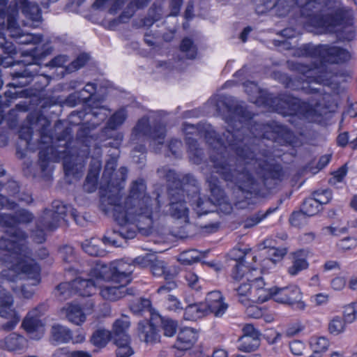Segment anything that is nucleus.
Returning <instances> with one entry per match:
<instances>
[{"label": "nucleus", "mask_w": 357, "mask_h": 357, "mask_svg": "<svg viewBox=\"0 0 357 357\" xmlns=\"http://www.w3.org/2000/svg\"><path fill=\"white\" fill-rule=\"evenodd\" d=\"M169 198V212L171 216L176 219L188 218L189 210L186 206L184 195L182 190L175 191L171 190L168 192Z\"/></svg>", "instance_id": "15"}, {"label": "nucleus", "mask_w": 357, "mask_h": 357, "mask_svg": "<svg viewBox=\"0 0 357 357\" xmlns=\"http://www.w3.org/2000/svg\"><path fill=\"white\" fill-rule=\"evenodd\" d=\"M71 282L60 283L54 289L55 296L61 301L70 298L75 294Z\"/></svg>", "instance_id": "42"}, {"label": "nucleus", "mask_w": 357, "mask_h": 357, "mask_svg": "<svg viewBox=\"0 0 357 357\" xmlns=\"http://www.w3.org/2000/svg\"><path fill=\"white\" fill-rule=\"evenodd\" d=\"M345 322L341 317H335L328 325V330L331 334L338 335L344 330Z\"/></svg>", "instance_id": "57"}, {"label": "nucleus", "mask_w": 357, "mask_h": 357, "mask_svg": "<svg viewBox=\"0 0 357 357\" xmlns=\"http://www.w3.org/2000/svg\"><path fill=\"white\" fill-rule=\"evenodd\" d=\"M22 326L29 333L41 332L43 329L42 321L36 317H33L29 313L22 321Z\"/></svg>", "instance_id": "39"}, {"label": "nucleus", "mask_w": 357, "mask_h": 357, "mask_svg": "<svg viewBox=\"0 0 357 357\" xmlns=\"http://www.w3.org/2000/svg\"><path fill=\"white\" fill-rule=\"evenodd\" d=\"M199 260V254L196 250H188L181 255V261L186 265H190L193 263L198 262Z\"/></svg>", "instance_id": "54"}, {"label": "nucleus", "mask_w": 357, "mask_h": 357, "mask_svg": "<svg viewBox=\"0 0 357 357\" xmlns=\"http://www.w3.org/2000/svg\"><path fill=\"white\" fill-rule=\"evenodd\" d=\"M20 246L15 245V243L10 242L5 236L0 237V264L2 262L13 264L17 259L19 255H24Z\"/></svg>", "instance_id": "18"}, {"label": "nucleus", "mask_w": 357, "mask_h": 357, "mask_svg": "<svg viewBox=\"0 0 357 357\" xmlns=\"http://www.w3.org/2000/svg\"><path fill=\"white\" fill-rule=\"evenodd\" d=\"M311 24L321 29L324 33H337V37L343 41H351L356 36V32L352 24L341 26L335 23V18L329 15H316L311 20Z\"/></svg>", "instance_id": "11"}, {"label": "nucleus", "mask_w": 357, "mask_h": 357, "mask_svg": "<svg viewBox=\"0 0 357 357\" xmlns=\"http://www.w3.org/2000/svg\"><path fill=\"white\" fill-rule=\"evenodd\" d=\"M286 2L287 0H266L263 5L257 4L255 10L258 14L262 15L274 8L280 12V15H284L290 9L289 6L285 5Z\"/></svg>", "instance_id": "23"}, {"label": "nucleus", "mask_w": 357, "mask_h": 357, "mask_svg": "<svg viewBox=\"0 0 357 357\" xmlns=\"http://www.w3.org/2000/svg\"><path fill=\"white\" fill-rule=\"evenodd\" d=\"M132 135L135 137L140 135L149 137L153 143L162 145L166 135V128L160 122L150 126L149 118L144 116L134 127Z\"/></svg>", "instance_id": "13"}, {"label": "nucleus", "mask_w": 357, "mask_h": 357, "mask_svg": "<svg viewBox=\"0 0 357 357\" xmlns=\"http://www.w3.org/2000/svg\"><path fill=\"white\" fill-rule=\"evenodd\" d=\"M20 186L17 181L9 180L6 183L0 182V195H3L10 202H14V208L17 204L15 200L10 199L8 197H15L19 194Z\"/></svg>", "instance_id": "35"}, {"label": "nucleus", "mask_w": 357, "mask_h": 357, "mask_svg": "<svg viewBox=\"0 0 357 357\" xmlns=\"http://www.w3.org/2000/svg\"><path fill=\"white\" fill-rule=\"evenodd\" d=\"M303 250H299L294 253L293 264L288 268V272L291 275H296L298 273L308 267V263L307 260L303 257Z\"/></svg>", "instance_id": "34"}, {"label": "nucleus", "mask_w": 357, "mask_h": 357, "mask_svg": "<svg viewBox=\"0 0 357 357\" xmlns=\"http://www.w3.org/2000/svg\"><path fill=\"white\" fill-rule=\"evenodd\" d=\"M180 182L181 187L176 191L182 190V193L184 195V192L190 191V190L189 188H191V191L193 196H196L199 193V188L198 181L192 174H186L183 175L182 178H181Z\"/></svg>", "instance_id": "33"}, {"label": "nucleus", "mask_w": 357, "mask_h": 357, "mask_svg": "<svg viewBox=\"0 0 357 357\" xmlns=\"http://www.w3.org/2000/svg\"><path fill=\"white\" fill-rule=\"evenodd\" d=\"M130 309L135 314L143 315L149 313L151 318V313L155 312L151 308L150 300L143 298H138L133 300L130 304Z\"/></svg>", "instance_id": "30"}, {"label": "nucleus", "mask_w": 357, "mask_h": 357, "mask_svg": "<svg viewBox=\"0 0 357 357\" xmlns=\"http://www.w3.org/2000/svg\"><path fill=\"white\" fill-rule=\"evenodd\" d=\"M37 68L33 63H29L18 70H14L11 73V83L8 84L7 86L10 87L4 92V97L0 96V124L3 120V107H8L11 102L18 98H24L28 96V92L23 87L28 86L33 77L37 75ZM1 70H0V89H1L3 82L2 80Z\"/></svg>", "instance_id": "6"}, {"label": "nucleus", "mask_w": 357, "mask_h": 357, "mask_svg": "<svg viewBox=\"0 0 357 357\" xmlns=\"http://www.w3.org/2000/svg\"><path fill=\"white\" fill-rule=\"evenodd\" d=\"M303 54L319 59V64L310 66L301 63H295L294 66L300 75L292 78L287 74H275L285 88L291 90H302L305 93L315 96L316 102L312 105L289 95L278 96L273 93L259 91L256 84L251 83L255 92L259 96L255 100L258 105H262L282 116H298L310 122H321L322 112L320 107L326 108L337 105V97L342 93L344 88L340 84L337 75L326 71L325 63H343L351 59L350 52L342 47L328 45H314L305 44L302 47Z\"/></svg>", "instance_id": "2"}, {"label": "nucleus", "mask_w": 357, "mask_h": 357, "mask_svg": "<svg viewBox=\"0 0 357 357\" xmlns=\"http://www.w3.org/2000/svg\"><path fill=\"white\" fill-rule=\"evenodd\" d=\"M112 339L116 347L115 350L116 357H130L134 354V349L130 345L131 340L129 335H124L122 337L117 336Z\"/></svg>", "instance_id": "26"}, {"label": "nucleus", "mask_w": 357, "mask_h": 357, "mask_svg": "<svg viewBox=\"0 0 357 357\" xmlns=\"http://www.w3.org/2000/svg\"><path fill=\"white\" fill-rule=\"evenodd\" d=\"M158 328L163 331L164 335L172 337L176 332L177 323L170 318L162 317L158 312L151 313L149 319H144L138 323V333L140 339L146 343H154L159 341Z\"/></svg>", "instance_id": "8"}, {"label": "nucleus", "mask_w": 357, "mask_h": 357, "mask_svg": "<svg viewBox=\"0 0 357 357\" xmlns=\"http://www.w3.org/2000/svg\"><path fill=\"white\" fill-rule=\"evenodd\" d=\"M197 338V333L193 328H183L178 332L174 347L181 351L190 349L196 342Z\"/></svg>", "instance_id": "20"}, {"label": "nucleus", "mask_w": 357, "mask_h": 357, "mask_svg": "<svg viewBox=\"0 0 357 357\" xmlns=\"http://www.w3.org/2000/svg\"><path fill=\"white\" fill-rule=\"evenodd\" d=\"M136 9L132 3H129L121 14L114 20V23L120 24L127 22L135 14Z\"/></svg>", "instance_id": "53"}, {"label": "nucleus", "mask_w": 357, "mask_h": 357, "mask_svg": "<svg viewBox=\"0 0 357 357\" xmlns=\"http://www.w3.org/2000/svg\"><path fill=\"white\" fill-rule=\"evenodd\" d=\"M130 326L129 321L123 319H117L113 324L112 338L118 336L122 337L124 335H129L127 330Z\"/></svg>", "instance_id": "48"}, {"label": "nucleus", "mask_w": 357, "mask_h": 357, "mask_svg": "<svg viewBox=\"0 0 357 357\" xmlns=\"http://www.w3.org/2000/svg\"><path fill=\"white\" fill-rule=\"evenodd\" d=\"M134 271L133 265L123 261L111 262L109 264H98L91 268V274L96 279L118 283L117 286L104 285L100 287V294L105 300L115 301L123 298L126 292L134 294V290L126 288L131 281V274Z\"/></svg>", "instance_id": "5"}, {"label": "nucleus", "mask_w": 357, "mask_h": 357, "mask_svg": "<svg viewBox=\"0 0 357 357\" xmlns=\"http://www.w3.org/2000/svg\"><path fill=\"white\" fill-rule=\"evenodd\" d=\"M17 12L12 10L10 13L7 11L6 29L11 37V33H18L20 31V27L17 22Z\"/></svg>", "instance_id": "47"}, {"label": "nucleus", "mask_w": 357, "mask_h": 357, "mask_svg": "<svg viewBox=\"0 0 357 357\" xmlns=\"http://www.w3.org/2000/svg\"><path fill=\"white\" fill-rule=\"evenodd\" d=\"M89 60V55L86 53L79 54L66 68V70L71 73L82 68Z\"/></svg>", "instance_id": "50"}, {"label": "nucleus", "mask_w": 357, "mask_h": 357, "mask_svg": "<svg viewBox=\"0 0 357 357\" xmlns=\"http://www.w3.org/2000/svg\"><path fill=\"white\" fill-rule=\"evenodd\" d=\"M206 305L208 313H212L215 317H221L228 308V304L224 302V298L219 291H213L207 294Z\"/></svg>", "instance_id": "17"}, {"label": "nucleus", "mask_w": 357, "mask_h": 357, "mask_svg": "<svg viewBox=\"0 0 357 357\" xmlns=\"http://www.w3.org/2000/svg\"><path fill=\"white\" fill-rule=\"evenodd\" d=\"M72 287L75 294L81 296H91L96 291V284L95 281L91 279H83L80 277L76 278L72 281Z\"/></svg>", "instance_id": "21"}, {"label": "nucleus", "mask_w": 357, "mask_h": 357, "mask_svg": "<svg viewBox=\"0 0 357 357\" xmlns=\"http://www.w3.org/2000/svg\"><path fill=\"white\" fill-rule=\"evenodd\" d=\"M66 318L70 322L75 325H80L86 320L85 314L78 305H70L67 307Z\"/></svg>", "instance_id": "37"}, {"label": "nucleus", "mask_w": 357, "mask_h": 357, "mask_svg": "<svg viewBox=\"0 0 357 357\" xmlns=\"http://www.w3.org/2000/svg\"><path fill=\"white\" fill-rule=\"evenodd\" d=\"M165 178L168 183V192L171 190H176L181 187V178L174 170L169 169L166 172Z\"/></svg>", "instance_id": "49"}, {"label": "nucleus", "mask_w": 357, "mask_h": 357, "mask_svg": "<svg viewBox=\"0 0 357 357\" xmlns=\"http://www.w3.org/2000/svg\"><path fill=\"white\" fill-rule=\"evenodd\" d=\"M52 340L55 344L68 343L73 339V333L67 327L54 324L51 328Z\"/></svg>", "instance_id": "27"}, {"label": "nucleus", "mask_w": 357, "mask_h": 357, "mask_svg": "<svg viewBox=\"0 0 357 357\" xmlns=\"http://www.w3.org/2000/svg\"><path fill=\"white\" fill-rule=\"evenodd\" d=\"M307 215L303 212L302 208L291 213L289 221L293 226L298 227L305 222Z\"/></svg>", "instance_id": "63"}, {"label": "nucleus", "mask_w": 357, "mask_h": 357, "mask_svg": "<svg viewBox=\"0 0 357 357\" xmlns=\"http://www.w3.org/2000/svg\"><path fill=\"white\" fill-rule=\"evenodd\" d=\"M40 272L39 266L36 263L30 262L23 264L21 266V273H19L21 279L31 282V285H37L40 282Z\"/></svg>", "instance_id": "22"}, {"label": "nucleus", "mask_w": 357, "mask_h": 357, "mask_svg": "<svg viewBox=\"0 0 357 357\" xmlns=\"http://www.w3.org/2000/svg\"><path fill=\"white\" fill-rule=\"evenodd\" d=\"M155 256L153 255H146L145 256H139L132 261L134 265H137L141 268L150 267Z\"/></svg>", "instance_id": "62"}, {"label": "nucleus", "mask_w": 357, "mask_h": 357, "mask_svg": "<svg viewBox=\"0 0 357 357\" xmlns=\"http://www.w3.org/2000/svg\"><path fill=\"white\" fill-rule=\"evenodd\" d=\"M96 89L97 86L96 84L89 82L82 90L70 94L67 100L69 102H73V105H76L77 102H82L90 107H96Z\"/></svg>", "instance_id": "16"}, {"label": "nucleus", "mask_w": 357, "mask_h": 357, "mask_svg": "<svg viewBox=\"0 0 357 357\" xmlns=\"http://www.w3.org/2000/svg\"><path fill=\"white\" fill-rule=\"evenodd\" d=\"M50 215V220L53 222L56 220V228L59 225L61 220L67 222L66 219L68 216L71 217L77 225L84 226L85 220L82 216L79 215L76 209L72 208L70 205L64 204L59 200H54L52 203L51 209H45L43 215Z\"/></svg>", "instance_id": "12"}, {"label": "nucleus", "mask_w": 357, "mask_h": 357, "mask_svg": "<svg viewBox=\"0 0 357 357\" xmlns=\"http://www.w3.org/2000/svg\"><path fill=\"white\" fill-rule=\"evenodd\" d=\"M216 107L220 112L223 111V119L227 124L223 138L218 137L209 125L202 126L206 141L213 148L210 153L212 172L248 195H257L260 191V183L252 176V170L255 171L266 189L275 188L284 180L285 172L280 164L268 160L269 151L259 149L261 138L289 143L291 132L278 126L271 132L258 130V127L261 128L259 124L249 128L253 114L231 96H221Z\"/></svg>", "instance_id": "1"}, {"label": "nucleus", "mask_w": 357, "mask_h": 357, "mask_svg": "<svg viewBox=\"0 0 357 357\" xmlns=\"http://www.w3.org/2000/svg\"><path fill=\"white\" fill-rule=\"evenodd\" d=\"M313 198L320 204V206L323 204H326L332 199V191L327 188L324 190H318L312 193Z\"/></svg>", "instance_id": "51"}, {"label": "nucleus", "mask_w": 357, "mask_h": 357, "mask_svg": "<svg viewBox=\"0 0 357 357\" xmlns=\"http://www.w3.org/2000/svg\"><path fill=\"white\" fill-rule=\"evenodd\" d=\"M250 269L246 265L245 255L243 254L234 266L231 273V278L235 282H240L244 278H245L246 280H250Z\"/></svg>", "instance_id": "25"}, {"label": "nucleus", "mask_w": 357, "mask_h": 357, "mask_svg": "<svg viewBox=\"0 0 357 357\" xmlns=\"http://www.w3.org/2000/svg\"><path fill=\"white\" fill-rule=\"evenodd\" d=\"M33 135V128L30 126H22L19 130V137L25 142V146L29 147Z\"/></svg>", "instance_id": "59"}, {"label": "nucleus", "mask_w": 357, "mask_h": 357, "mask_svg": "<svg viewBox=\"0 0 357 357\" xmlns=\"http://www.w3.org/2000/svg\"><path fill=\"white\" fill-rule=\"evenodd\" d=\"M52 48L47 46L42 45L40 47H36L31 50H30L31 56L38 60H41L45 58L47 55L50 54L52 52Z\"/></svg>", "instance_id": "56"}, {"label": "nucleus", "mask_w": 357, "mask_h": 357, "mask_svg": "<svg viewBox=\"0 0 357 357\" xmlns=\"http://www.w3.org/2000/svg\"><path fill=\"white\" fill-rule=\"evenodd\" d=\"M59 255L62 260L67 263H70L75 259L74 248L68 245H66L59 249Z\"/></svg>", "instance_id": "58"}, {"label": "nucleus", "mask_w": 357, "mask_h": 357, "mask_svg": "<svg viewBox=\"0 0 357 357\" xmlns=\"http://www.w3.org/2000/svg\"><path fill=\"white\" fill-rule=\"evenodd\" d=\"M282 203V200L279 199L278 206H276L275 207H270L266 211H259L258 212L251 215L250 216L247 218L246 220H245L244 227L249 228V227H252L257 225L261 220H263L266 217H268L269 215L275 212L278 209L279 206Z\"/></svg>", "instance_id": "31"}, {"label": "nucleus", "mask_w": 357, "mask_h": 357, "mask_svg": "<svg viewBox=\"0 0 357 357\" xmlns=\"http://www.w3.org/2000/svg\"><path fill=\"white\" fill-rule=\"evenodd\" d=\"M329 0H305V9L310 11L307 14L310 17V21L312 18L319 14L324 15L323 11L327 6Z\"/></svg>", "instance_id": "38"}, {"label": "nucleus", "mask_w": 357, "mask_h": 357, "mask_svg": "<svg viewBox=\"0 0 357 357\" xmlns=\"http://www.w3.org/2000/svg\"><path fill=\"white\" fill-rule=\"evenodd\" d=\"M238 342L239 350L244 352H252L259 347L260 338L241 337Z\"/></svg>", "instance_id": "43"}, {"label": "nucleus", "mask_w": 357, "mask_h": 357, "mask_svg": "<svg viewBox=\"0 0 357 357\" xmlns=\"http://www.w3.org/2000/svg\"><path fill=\"white\" fill-rule=\"evenodd\" d=\"M270 298H273L277 303L289 305L297 303L301 309L305 307V304L301 302L302 293L296 285L284 287H273L268 289L267 293L259 296L258 301L262 303Z\"/></svg>", "instance_id": "10"}, {"label": "nucleus", "mask_w": 357, "mask_h": 357, "mask_svg": "<svg viewBox=\"0 0 357 357\" xmlns=\"http://www.w3.org/2000/svg\"><path fill=\"white\" fill-rule=\"evenodd\" d=\"M20 9L25 17L32 22V25L37 26L42 19L41 10L36 3L29 2Z\"/></svg>", "instance_id": "29"}, {"label": "nucleus", "mask_w": 357, "mask_h": 357, "mask_svg": "<svg viewBox=\"0 0 357 357\" xmlns=\"http://www.w3.org/2000/svg\"><path fill=\"white\" fill-rule=\"evenodd\" d=\"M301 208L307 217L315 215L321 210L320 204L313 197L305 199L303 202Z\"/></svg>", "instance_id": "46"}, {"label": "nucleus", "mask_w": 357, "mask_h": 357, "mask_svg": "<svg viewBox=\"0 0 357 357\" xmlns=\"http://www.w3.org/2000/svg\"><path fill=\"white\" fill-rule=\"evenodd\" d=\"M150 270L155 276H164L165 280L174 278L176 276L175 270L167 268L164 261L158 260L155 257L151 266Z\"/></svg>", "instance_id": "28"}, {"label": "nucleus", "mask_w": 357, "mask_h": 357, "mask_svg": "<svg viewBox=\"0 0 357 357\" xmlns=\"http://www.w3.org/2000/svg\"><path fill=\"white\" fill-rule=\"evenodd\" d=\"M250 282L251 284L252 288H255L257 291H258V296L260 294H265L267 293V289L268 288H266V283L264 282L263 278L261 277H258L252 279L250 276V280H247Z\"/></svg>", "instance_id": "60"}, {"label": "nucleus", "mask_w": 357, "mask_h": 357, "mask_svg": "<svg viewBox=\"0 0 357 357\" xmlns=\"http://www.w3.org/2000/svg\"><path fill=\"white\" fill-rule=\"evenodd\" d=\"M17 54V50L15 45L8 41L6 38L0 33V56L1 57H13Z\"/></svg>", "instance_id": "44"}, {"label": "nucleus", "mask_w": 357, "mask_h": 357, "mask_svg": "<svg viewBox=\"0 0 357 357\" xmlns=\"http://www.w3.org/2000/svg\"><path fill=\"white\" fill-rule=\"evenodd\" d=\"M216 174V173L211 172L210 176L206 178V182L211 192L210 197L204 199L198 197L196 200L194 210L198 216L214 211L216 205H221L227 201L225 192L221 186V181Z\"/></svg>", "instance_id": "9"}, {"label": "nucleus", "mask_w": 357, "mask_h": 357, "mask_svg": "<svg viewBox=\"0 0 357 357\" xmlns=\"http://www.w3.org/2000/svg\"><path fill=\"white\" fill-rule=\"evenodd\" d=\"M357 318V302L347 306L344 311L343 321L351 324Z\"/></svg>", "instance_id": "55"}, {"label": "nucleus", "mask_w": 357, "mask_h": 357, "mask_svg": "<svg viewBox=\"0 0 357 357\" xmlns=\"http://www.w3.org/2000/svg\"><path fill=\"white\" fill-rule=\"evenodd\" d=\"M117 158L111 157L107 160L100 181V209L105 214L112 213L119 229L106 231L102 237L105 245L121 247L128 239L136 236L135 227L130 223L144 222L152 225L151 198L146 195V183L143 179L132 183L130 192L121 202V190L127 178L128 169L121 167L115 172Z\"/></svg>", "instance_id": "3"}, {"label": "nucleus", "mask_w": 357, "mask_h": 357, "mask_svg": "<svg viewBox=\"0 0 357 357\" xmlns=\"http://www.w3.org/2000/svg\"><path fill=\"white\" fill-rule=\"evenodd\" d=\"M56 220L51 222L50 215H42L36 222V227L31 231V237L37 243H43L45 241V230L53 231L56 229Z\"/></svg>", "instance_id": "19"}, {"label": "nucleus", "mask_w": 357, "mask_h": 357, "mask_svg": "<svg viewBox=\"0 0 357 357\" xmlns=\"http://www.w3.org/2000/svg\"><path fill=\"white\" fill-rule=\"evenodd\" d=\"M243 335L241 337L260 338L261 333L254 327L252 324H245L243 328Z\"/></svg>", "instance_id": "64"}, {"label": "nucleus", "mask_w": 357, "mask_h": 357, "mask_svg": "<svg viewBox=\"0 0 357 357\" xmlns=\"http://www.w3.org/2000/svg\"><path fill=\"white\" fill-rule=\"evenodd\" d=\"M19 279L21 280V276L14 269H4L0 273V280L15 282Z\"/></svg>", "instance_id": "61"}, {"label": "nucleus", "mask_w": 357, "mask_h": 357, "mask_svg": "<svg viewBox=\"0 0 357 357\" xmlns=\"http://www.w3.org/2000/svg\"><path fill=\"white\" fill-rule=\"evenodd\" d=\"M84 251L89 255L99 257L105 255V250L92 243L91 241H85L82 245Z\"/></svg>", "instance_id": "52"}, {"label": "nucleus", "mask_w": 357, "mask_h": 357, "mask_svg": "<svg viewBox=\"0 0 357 357\" xmlns=\"http://www.w3.org/2000/svg\"><path fill=\"white\" fill-rule=\"evenodd\" d=\"M263 245L264 248H268L267 254L270 259L274 263L280 261L287 254L285 248H275L271 245V241L269 240L264 241Z\"/></svg>", "instance_id": "41"}, {"label": "nucleus", "mask_w": 357, "mask_h": 357, "mask_svg": "<svg viewBox=\"0 0 357 357\" xmlns=\"http://www.w3.org/2000/svg\"><path fill=\"white\" fill-rule=\"evenodd\" d=\"M180 51L188 59H195L197 54V47L189 37H185L180 44Z\"/></svg>", "instance_id": "40"}, {"label": "nucleus", "mask_w": 357, "mask_h": 357, "mask_svg": "<svg viewBox=\"0 0 357 357\" xmlns=\"http://www.w3.org/2000/svg\"><path fill=\"white\" fill-rule=\"evenodd\" d=\"M111 337L112 336L110 331L104 328H98L93 333L90 340L94 346L103 348L107 345Z\"/></svg>", "instance_id": "36"}, {"label": "nucleus", "mask_w": 357, "mask_h": 357, "mask_svg": "<svg viewBox=\"0 0 357 357\" xmlns=\"http://www.w3.org/2000/svg\"><path fill=\"white\" fill-rule=\"evenodd\" d=\"M126 111L124 109H120L110 116L107 122V128L111 130H115L123 124L126 119Z\"/></svg>", "instance_id": "45"}, {"label": "nucleus", "mask_w": 357, "mask_h": 357, "mask_svg": "<svg viewBox=\"0 0 357 357\" xmlns=\"http://www.w3.org/2000/svg\"><path fill=\"white\" fill-rule=\"evenodd\" d=\"M33 219V214L24 208L17 210L13 214L3 213L1 218L0 226L5 228L3 236L8 238L10 242L15 243V245L20 246L24 256L29 253L26 244L28 235L18 225L31 223Z\"/></svg>", "instance_id": "7"}, {"label": "nucleus", "mask_w": 357, "mask_h": 357, "mask_svg": "<svg viewBox=\"0 0 357 357\" xmlns=\"http://www.w3.org/2000/svg\"><path fill=\"white\" fill-rule=\"evenodd\" d=\"M90 133L91 130L89 127L79 128L76 135L77 145L72 147V142H70L71 129L66 128L57 137L54 144L40 147L38 163L41 172L47 175L49 173L50 163L63 159L65 174L78 178L83 167L82 162L90 153L89 147L93 140Z\"/></svg>", "instance_id": "4"}, {"label": "nucleus", "mask_w": 357, "mask_h": 357, "mask_svg": "<svg viewBox=\"0 0 357 357\" xmlns=\"http://www.w3.org/2000/svg\"><path fill=\"white\" fill-rule=\"evenodd\" d=\"M25 338L15 333H12L4 340H0V349L8 351L21 350L25 347Z\"/></svg>", "instance_id": "24"}, {"label": "nucleus", "mask_w": 357, "mask_h": 357, "mask_svg": "<svg viewBox=\"0 0 357 357\" xmlns=\"http://www.w3.org/2000/svg\"><path fill=\"white\" fill-rule=\"evenodd\" d=\"M11 38H14L17 43L22 45H39L43 40L42 35L25 33L21 29L18 33H11Z\"/></svg>", "instance_id": "32"}, {"label": "nucleus", "mask_w": 357, "mask_h": 357, "mask_svg": "<svg viewBox=\"0 0 357 357\" xmlns=\"http://www.w3.org/2000/svg\"><path fill=\"white\" fill-rule=\"evenodd\" d=\"M168 300L172 302V305L169 306L172 309L174 310H184L183 318L185 320L194 321L208 314L205 304L202 302L183 306L172 295H168Z\"/></svg>", "instance_id": "14"}]
</instances>
